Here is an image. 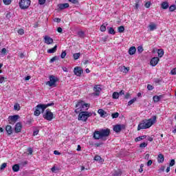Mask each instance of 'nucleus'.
<instances>
[{
  "mask_svg": "<svg viewBox=\"0 0 176 176\" xmlns=\"http://www.w3.org/2000/svg\"><path fill=\"white\" fill-rule=\"evenodd\" d=\"M156 123V116H153L152 118L144 120L138 126V131L152 127Z\"/></svg>",
  "mask_w": 176,
  "mask_h": 176,
  "instance_id": "nucleus-1",
  "label": "nucleus"
},
{
  "mask_svg": "<svg viewBox=\"0 0 176 176\" xmlns=\"http://www.w3.org/2000/svg\"><path fill=\"white\" fill-rule=\"evenodd\" d=\"M109 134H111V130L109 129H100L94 132L93 138L94 140H102V138L109 137Z\"/></svg>",
  "mask_w": 176,
  "mask_h": 176,
  "instance_id": "nucleus-2",
  "label": "nucleus"
},
{
  "mask_svg": "<svg viewBox=\"0 0 176 176\" xmlns=\"http://www.w3.org/2000/svg\"><path fill=\"white\" fill-rule=\"evenodd\" d=\"M52 105H54V103H48L47 104H39L37 106L35 107V111L34 112V116H39L41 113H43L45 112V109L47 108V107H52Z\"/></svg>",
  "mask_w": 176,
  "mask_h": 176,
  "instance_id": "nucleus-3",
  "label": "nucleus"
},
{
  "mask_svg": "<svg viewBox=\"0 0 176 176\" xmlns=\"http://www.w3.org/2000/svg\"><path fill=\"white\" fill-rule=\"evenodd\" d=\"M90 108V106L89 104L85 103L83 101L78 102L76 104V109L74 110V112L76 113H79L80 112H84L85 111H87Z\"/></svg>",
  "mask_w": 176,
  "mask_h": 176,
  "instance_id": "nucleus-4",
  "label": "nucleus"
},
{
  "mask_svg": "<svg viewBox=\"0 0 176 176\" xmlns=\"http://www.w3.org/2000/svg\"><path fill=\"white\" fill-rule=\"evenodd\" d=\"M90 116H93V113L89 111H81L78 114V120H81L82 122H86Z\"/></svg>",
  "mask_w": 176,
  "mask_h": 176,
  "instance_id": "nucleus-5",
  "label": "nucleus"
},
{
  "mask_svg": "<svg viewBox=\"0 0 176 176\" xmlns=\"http://www.w3.org/2000/svg\"><path fill=\"white\" fill-rule=\"evenodd\" d=\"M57 82H58V78L52 75L50 76V80L46 82V85L50 87H56Z\"/></svg>",
  "mask_w": 176,
  "mask_h": 176,
  "instance_id": "nucleus-6",
  "label": "nucleus"
},
{
  "mask_svg": "<svg viewBox=\"0 0 176 176\" xmlns=\"http://www.w3.org/2000/svg\"><path fill=\"white\" fill-rule=\"evenodd\" d=\"M54 114L50 111V109H47L45 113L43 115V118L45 119V120H48L49 122L53 120V117Z\"/></svg>",
  "mask_w": 176,
  "mask_h": 176,
  "instance_id": "nucleus-7",
  "label": "nucleus"
},
{
  "mask_svg": "<svg viewBox=\"0 0 176 176\" xmlns=\"http://www.w3.org/2000/svg\"><path fill=\"white\" fill-rule=\"evenodd\" d=\"M30 5H31V1H21L19 2L21 9H28Z\"/></svg>",
  "mask_w": 176,
  "mask_h": 176,
  "instance_id": "nucleus-8",
  "label": "nucleus"
},
{
  "mask_svg": "<svg viewBox=\"0 0 176 176\" xmlns=\"http://www.w3.org/2000/svg\"><path fill=\"white\" fill-rule=\"evenodd\" d=\"M19 118H20V116H19V115L9 116L8 119H9V122H10V124H14V123H16L17 122V120H19Z\"/></svg>",
  "mask_w": 176,
  "mask_h": 176,
  "instance_id": "nucleus-9",
  "label": "nucleus"
},
{
  "mask_svg": "<svg viewBox=\"0 0 176 176\" xmlns=\"http://www.w3.org/2000/svg\"><path fill=\"white\" fill-rule=\"evenodd\" d=\"M101 90H102V89H101V85H95L94 87V93H93V96H100V94L101 93Z\"/></svg>",
  "mask_w": 176,
  "mask_h": 176,
  "instance_id": "nucleus-10",
  "label": "nucleus"
},
{
  "mask_svg": "<svg viewBox=\"0 0 176 176\" xmlns=\"http://www.w3.org/2000/svg\"><path fill=\"white\" fill-rule=\"evenodd\" d=\"M123 129H124V124H117L113 126V131H115L116 133H120V131H122Z\"/></svg>",
  "mask_w": 176,
  "mask_h": 176,
  "instance_id": "nucleus-11",
  "label": "nucleus"
},
{
  "mask_svg": "<svg viewBox=\"0 0 176 176\" xmlns=\"http://www.w3.org/2000/svg\"><path fill=\"white\" fill-rule=\"evenodd\" d=\"M74 73L75 75H76V76H80V75H82V74H83V69H82L79 67H74Z\"/></svg>",
  "mask_w": 176,
  "mask_h": 176,
  "instance_id": "nucleus-12",
  "label": "nucleus"
},
{
  "mask_svg": "<svg viewBox=\"0 0 176 176\" xmlns=\"http://www.w3.org/2000/svg\"><path fill=\"white\" fill-rule=\"evenodd\" d=\"M160 60V59L157 57H153L151 61H150V64L151 65H152V67H156V65H157V64L159 63V61Z\"/></svg>",
  "mask_w": 176,
  "mask_h": 176,
  "instance_id": "nucleus-13",
  "label": "nucleus"
},
{
  "mask_svg": "<svg viewBox=\"0 0 176 176\" xmlns=\"http://www.w3.org/2000/svg\"><path fill=\"white\" fill-rule=\"evenodd\" d=\"M44 41L47 45H52L53 43V38L49 36H45Z\"/></svg>",
  "mask_w": 176,
  "mask_h": 176,
  "instance_id": "nucleus-14",
  "label": "nucleus"
},
{
  "mask_svg": "<svg viewBox=\"0 0 176 176\" xmlns=\"http://www.w3.org/2000/svg\"><path fill=\"white\" fill-rule=\"evenodd\" d=\"M98 113H99L100 118H107V116H108V113L102 109H98Z\"/></svg>",
  "mask_w": 176,
  "mask_h": 176,
  "instance_id": "nucleus-15",
  "label": "nucleus"
},
{
  "mask_svg": "<svg viewBox=\"0 0 176 176\" xmlns=\"http://www.w3.org/2000/svg\"><path fill=\"white\" fill-rule=\"evenodd\" d=\"M21 129H23V125L21 123H16L15 125V133H20L21 131Z\"/></svg>",
  "mask_w": 176,
  "mask_h": 176,
  "instance_id": "nucleus-16",
  "label": "nucleus"
},
{
  "mask_svg": "<svg viewBox=\"0 0 176 176\" xmlns=\"http://www.w3.org/2000/svg\"><path fill=\"white\" fill-rule=\"evenodd\" d=\"M60 10H63V9H67V8H69V4L67 3H60L58 5Z\"/></svg>",
  "mask_w": 176,
  "mask_h": 176,
  "instance_id": "nucleus-17",
  "label": "nucleus"
},
{
  "mask_svg": "<svg viewBox=\"0 0 176 176\" xmlns=\"http://www.w3.org/2000/svg\"><path fill=\"white\" fill-rule=\"evenodd\" d=\"M148 31H155L156 28H157V25H156L154 23H151L148 26Z\"/></svg>",
  "mask_w": 176,
  "mask_h": 176,
  "instance_id": "nucleus-18",
  "label": "nucleus"
},
{
  "mask_svg": "<svg viewBox=\"0 0 176 176\" xmlns=\"http://www.w3.org/2000/svg\"><path fill=\"white\" fill-rule=\"evenodd\" d=\"M121 72H124V74H127L129 71H130V67H126V66H121L120 67Z\"/></svg>",
  "mask_w": 176,
  "mask_h": 176,
  "instance_id": "nucleus-19",
  "label": "nucleus"
},
{
  "mask_svg": "<svg viewBox=\"0 0 176 176\" xmlns=\"http://www.w3.org/2000/svg\"><path fill=\"white\" fill-rule=\"evenodd\" d=\"M158 163H163L164 162V155L163 154H159L157 156Z\"/></svg>",
  "mask_w": 176,
  "mask_h": 176,
  "instance_id": "nucleus-20",
  "label": "nucleus"
},
{
  "mask_svg": "<svg viewBox=\"0 0 176 176\" xmlns=\"http://www.w3.org/2000/svg\"><path fill=\"white\" fill-rule=\"evenodd\" d=\"M135 52H137V49H135V47H131L129 50V54L131 56H133V54H135Z\"/></svg>",
  "mask_w": 176,
  "mask_h": 176,
  "instance_id": "nucleus-21",
  "label": "nucleus"
},
{
  "mask_svg": "<svg viewBox=\"0 0 176 176\" xmlns=\"http://www.w3.org/2000/svg\"><path fill=\"white\" fill-rule=\"evenodd\" d=\"M6 131H7L8 135H10L13 133V130L12 129V126L10 125H7L6 126Z\"/></svg>",
  "mask_w": 176,
  "mask_h": 176,
  "instance_id": "nucleus-22",
  "label": "nucleus"
},
{
  "mask_svg": "<svg viewBox=\"0 0 176 176\" xmlns=\"http://www.w3.org/2000/svg\"><path fill=\"white\" fill-rule=\"evenodd\" d=\"M168 3L167 1H163L161 3V8L162 9L166 10V9H168Z\"/></svg>",
  "mask_w": 176,
  "mask_h": 176,
  "instance_id": "nucleus-23",
  "label": "nucleus"
},
{
  "mask_svg": "<svg viewBox=\"0 0 176 176\" xmlns=\"http://www.w3.org/2000/svg\"><path fill=\"white\" fill-rule=\"evenodd\" d=\"M57 52V45H55L53 48L47 50V53L52 54L53 53H56Z\"/></svg>",
  "mask_w": 176,
  "mask_h": 176,
  "instance_id": "nucleus-24",
  "label": "nucleus"
},
{
  "mask_svg": "<svg viewBox=\"0 0 176 176\" xmlns=\"http://www.w3.org/2000/svg\"><path fill=\"white\" fill-rule=\"evenodd\" d=\"M12 170L14 171V173H19V171L20 170V166L19 164H14L12 166Z\"/></svg>",
  "mask_w": 176,
  "mask_h": 176,
  "instance_id": "nucleus-25",
  "label": "nucleus"
},
{
  "mask_svg": "<svg viewBox=\"0 0 176 176\" xmlns=\"http://www.w3.org/2000/svg\"><path fill=\"white\" fill-rule=\"evenodd\" d=\"M153 101L154 102H159V101H160V100H162V96H154L153 98Z\"/></svg>",
  "mask_w": 176,
  "mask_h": 176,
  "instance_id": "nucleus-26",
  "label": "nucleus"
},
{
  "mask_svg": "<svg viewBox=\"0 0 176 176\" xmlns=\"http://www.w3.org/2000/svg\"><path fill=\"white\" fill-rule=\"evenodd\" d=\"M146 138V135H142L136 138L135 139V142H138L139 141H142V140H145Z\"/></svg>",
  "mask_w": 176,
  "mask_h": 176,
  "instance_id": "nucleus-27",
  "label": "nucleus"
},
{
  "mask_svg": "<svg viewBox=\"0 0 176 176\" xmlns=\"http://www.w3.org/2000/svg\"><path fill=\"white\" fill-rule=\"evenodd\" d=\"M107 30H109V34L111 35H115L116 34L113 28H107Z\"/></svg>",
  "mask_w": 176,
  "mask_h": 176,
  "instance_id": "nucleus-28",
  "label": "nucleus"
},
{
  "mask_svg": "<svg viewBox=\"0 0 176 176\" xmlns=\"http://www.w3.org/2000/svg\"><path fill=\"white\" fill-rule=\"evenodd\" d=\"M157 54H158V57H163V56H164V51H163V50H157Z\"/></svg>",
  "mask_w": 176,
  "mask_h": 176,
  "instance_id": "nucleus-29",
  "label": "nucleus"
},
{
  "mask_svg": "<svg viewBox=\"0 0 176 176\" xmlns=\"http://www.w3.org/2000/svg\"><path fill=\"white\" fill-rule=\"evenodd\" d=\"M112 98H113V100H118V98H119V93L113 92L112 94Z\"/></svg>",
  "mask_w": 176,
  "mask_h": 176,
  "instance_id": "nucleus-30",
  "label": "nucleus"
},
{
  "mask_svg": "<svg viewBox=\"0 0 176 176\" xmlns=\"http://www.w3.org/2000/svg\"><path fill=\"white\" fill-rule=\"evenodd\" d=\"M137 101V98H133V99H131V100H129L128 102V105H133V104H134V102H135Z\"/></svg>",
  "mask_w": 176,
  "mask_h": 176,
  "instance_id": "nucleus-31",
  "label": "nucleus"
},
{
  "mask_svg": "<svg viewBox=\"0 0 176 176\" xmlns=\"http://www.w3.org/2000/svg\"><path fill=\"white\" fill-rule=\"evenodd\" d=\"M100 31L102 32H105V31H107V24H103L100 26Z\"/></svg>",
  "mask_w": 176,
  "mask_h": 176,
  "instance_id": "nucleus-32",
  "label": "nucleus"
},
{
  "mask_svg": "<svg viewBox=\"0 0 176 176\" xmlns=\"http://www.w3.org/2000/svg\"><path fill=\"white\" fill-rule=\"evenodd\" d=\"M6 54V48H3L1 51H0V56L3 57Z\"/></svg>",
  "mask_w": 176,
  "mask_h": 176,
  "instance_id": "nucleus-33",
  "label": "nucleus"
},
{
  "mask_svg": "<svg viewBox=\"0 0 176 176\" xmlns=\"http://www.w3.org/2000/svg\"><path fill=\"white\" fill-rule=\"evenodd\" d=\"M14 111H20V104L19 103H16L14 105Z\"/></svg>",
  "mask_w": 176,
  "mask_h": 176,
  "instance_id": "nucleus-34",
  "label": "nucleus"
},
{
  "mask_svg": "<svg viewBox=\"0 0 176 176\" xmlns=\"http://www.w3.org/2000/svg\"><path fill=\"white\" fill-rule=\"evenodd\" d=\"M176 9V6L175 5H171L170 7H169V12H174V10H175Z\"/></svg>",
  "mask_w": 176,
  "mask_h": 176,
  "instance_id": "nucleus-35",
  "label": "nucleus"
},
{
  "mask_svg": "<svg viewBox=\"0 0 176 176\" xmlns=\"http://www.w3.org/2000/svg\"><path fill=\"white\" fill-rule=\"evenodd\" d=\"M78 35L80 38H85V32L83 31L78 32Z\"/></svg>",
  "mask_w": 176,
  "mask_h": 176,
  "instance_id": "nucleus-36",
  "label": "nucleus"
},
{
  "mask_svg": "<svg viewBox=\"0 0 176 176\" xmlns=\"http://www.w3.org/2000/svg\"><path fill=\"white\" fill-rule=\"evenodd\" d=\"M74 60H78L80 57V53H76L73 55Z\"/></svg>",
  "mask_w": 176,
  "mask_h": 176,
  "instance_id": "nucleus-37",
  "label": "nucleus"
},
{
  "mask_svg": "<svg viewBox=\"0 0 176 176\" xmlns=\"http://www.w3.org/2000/svg\"><path fill=\"white\" fill-rule=\"evenodd\" d=\"M138 53H142L144 52V47L142 45H140L138 47Z\"/></svg>",
  "mask_w": 176,
  "mask_h": 176,
  "instance_id": "nucleus-38",
  "label": "nucleus"
},
{
  "mask_svg": "<svg viewBox=\"0 0 176 176\" xmlns=\"http://www.w3.org/2000/svg\"><path fill=\"white\" fill-rule=\"evenodd\" d=\"M94 160H96V162H101L102 159H101V157L100 155H96L94 157Z\"/></svg>",
  "mask_w": 176,
  "mask_h": 176,
  "instance_id": "nucleus-39",
  "label": "nucleus"
},
{
  "mask_svg": "<svg viewBox=\"0 0 176 176\" xmlns=\"http://www.w3.org/2000/svg\"><path fill=\"white\" fill-rule=\"evenodd\" d=\"M56 60H58V56H55L52 58H51L50 63H54V61H56Z\"/></svg>",
  "mask_w": 176,
  "mask_h": 176,
  "instance_id": "nucleus-40",
  "label": "nucleus"
},
{
  "mask_svg": "<svg viewBox=\"0 0 176 176\" xmlns=\"http://www.w3.org/2000/svg\"><path fill=\"white\" fill-rule=\"evenodd\" d=\"M111 117L113 119H116V118H119V113H112Z\"/></svg>",
  "mask_w": 176,
  "mask_h": 176,
  "instance_id": "nucleus-41",
  "label": "nucleus"
},
{
  "mask_svg": "<svg viewBox=\"0 0 176 176\" xmlns=\"http://www.w3.org/2000/svg\"><path fill=\"white\" fill-rule=\"evenodd\" d=\"M118 32H124V26H120L118 27Z\"/></svg>",
  "mask_w": 176,
  "mask_h": 176,
  "instance_id": "nucleus-42",
  "label": "nucleus"
},
{
  "mask_svg": "<svg viewBox=\"0 0 176 176\" xmlns=\"http://www.w3.org/2000/svg\"><path fill=\"white\" fill-rule=\"evenodd\" d=\"M141 4H140V2L138 1L135 3V6H133L134 9H139Z\"/></svg>",
  "mask_w": 176,
  "mask_h": 176,
  "instance_id": "nucleus-43",
  "label": "nucleus"
},
{
  "mask_svg": "<svg viewBox=\"0 0 176 176\" xmlns=\"http://www.w3.org/2000/svg\"><path fill=\"white\" fill-rule=\"evenodd\" d=\"M146 146H148V143L146 142H143L140 144V148H146Z\"/></svg>",
  "mask_w": 176,
  "mask_h": 176,
  "instance_id": "nucleus-44",
  "label": "nucleus"
},
{
  "mask_svg": "<svg viewBox=\"0 0 176 176\" xmlns=\"http://www.w3.org/2000/svg\"><path fill=\"white\" fill-rule=\"evenodd\" d=\"M175 164V160H171L169 164L170 167H173Z\"/></svg>",
  "mask_w": 176,
  "mask_h": 176,
  "instance_id": "nucleus-45",
  "label": "nucleus"
},
{
  "mask_svg": "<svg viewBox=\"0 0 176 176\" xmlns=\"http://www.w3.org/2000/svg\"><path fill=\"white\" fill-rule=\"evenodd\" d=\"M65 56H67V52H65V51H63L61 53L60 57H61V58H65Z\"/></svg>",
  "mask_w": 176,
  "mask_h": 176,
  "instance_id": "nucleus-46",
  "label": "nucleus"
},
{
  "mask_svg": "<svg viewBox=\"0 0 176 176\" xmlns=\"http://www.w3.org/2000/svg\"><path fill=\"white\" fill-rule=\"evenodd\" d=\"M144 171V164H140V168H139V173H142Z\"/></svg>",
  "mask_w": 176,
  "mask_h": 176,
  "instance_id": "nucleus-47",
  "label": "nucleus"
},
{
  "mask_svg": "<svg viewBox=\"0 0 176 176\" xmlns=\"http://www.w3.org/2000/svg\"><path fill=\"white\" fill-rule=\"evenodd\" d=\"M18 34H19V35H24V30L23 29H19L18 30Z\"/></svg>",
  "mask_w": 176,
  "mask_h": 176,
  "instance_id": "nucleus-48",
  "label": "nucleus"
},
{
  "mask_svg": "<svg viewBox=\"0 0 176 176\" xmlns=\"http://www.w3.org/2000/svg\"><path fill=\"white\" fill-rule=\"evenodd\" d=\"M6 166H7L6 163L2 164L0 167L1 170H4L5 168H6Z\"/></svg>",
  "mask_w": 176,
  "mask_h": 176,
  "instance_id": "nucleus-49",
  "label": "nucleus"
},
{
  "mask_svg": "<svg viewBox=\"0 0 176 176\" xmlns=\"http://www.w3.org/2000/svg\"><path fill=\"white\" fill-rule=\"evenodd\" d=\"M151 1H148L145 3V8H151Z\"/></svg>",
  "mask_w": 176,
  "mask_h": 176,
  "instance_id": "nucleus-50",
  "label": "nucleus"
},
{
  "mask_svg": "<svg viewBox=\"0 0 176 176\" xmlns=\"http://www.w3.org/2000/svg\"><path fill=\"white\" fill-rule=\"evenodd\" d=\"M170 74L172 75H176V67L175 68H173L171 72H170Z\"/></svg>",
  "mask_w": 176,
  "mask_h": 176,
  "instance_id": "nucleus-51",
  "label": "nucleus"
},
{
  "mask_svg": "<svg viewBox=\"0 0 176 176\" xmlns=\"http://www.w3.org/2000/svg\"><path fill=\"white\" fill-rule=\"evenodd\" d=\"M4 5H10L12 3V1H3Z\"/></svg>",
  "mask_w": 176,
  "mask_h": 176,
  "instance_id": "nucleus-52",
  "label": "nucleus"
},
{
  "mask_svg": "<svg viewBox=\"0 0 176 176\" xmlns=\"http://www.w3.org/2000/svg\"><path fill=\"white\" fill-rule=\"evenodd\" d=\"M38 134H39V130L36 129V130L34 131V132H33L34 136L38 135Z\"/></svg>",
  "mask_w": 176,
  "mask_h": 176,
  "instance_id": "nucleus-53",
  "label": "nucleus"
},
{
  "mask_svg": "<svg viewBox=\"0 0 176 176\" xmlns=\"http://www.w3.org/2000/svg\"><path fill=\"white\" fill-rule=\"evenodd\" d=\"M5 81V77L0 76V83H3Z\"/></svg>",
  "mask_w": 176,
  "mask_h": 176,
  "instance_id": "nucleus-54",
  "label": "nucleus"
},
{
  "mask_svg": "<svg viewBox=\"0 0 176 176\" xmlns=\"http://www.w3.org/2000/svg\"><path fill=\"white\" fill-rule=\"evenodd\" d=\"M28 152L29 153L28 155H32V152H33L32 148H29L28 149Z\"/></svg>",
  "mask_w": 176,
  "mask_h": 176,
  "instance_id": "nucleus-55",
  "label": "nucleus"
},
{
  "mask_svg": "<svg viewBox=\"0 0 176 176\" xmlns=\"http://www.w3.org/2000/svg\"><path fill=\"white\" fill-rule=\"evenodd\" d=\"M147 89H148V90H152L153 89V86H152L151 85H148Z\"/></svg>",
  "mask_w": 176,
  "mask_h": 176,
  "instance_id": "nucleus-56",
  "label": "nucleus"
},
{
  "mask_svg": "<svg viewBox=\"0 0 176 176\" xmlns=\"http://www.w3.org/2000/svg\"><path fill=\"white\" fill-rule=\"evenodd\" d=\"M54 21H55V23H60V21H61V19H60L58 18H55L54 19Z\"/></svg>",
  "mask_w": 176,
  "mask_h": 176,
  "instance_id": "nucleus-57",
  "label": "nucleus"
},
{
  "mask_svg": "<svg viewBox=\"0 0 176 176\" xmlns=\"http://www.w3.org/2000/svg\"><path fill=\"white\" fill-rule=\"evenodd\" d=\"M76 151H78V152H80V151H82V147L80 145H78Z\"/></svg>",
  "mask_w": 176,
  "mask_h": 176,
  "instance_id": "nucleus-58",
  "label": "nucleus"
},
{
  "mask_svg": "<svg viewBox=\"0 0 176 176\" xmlns=\"http://www.w3.org/2000/svg\"><path fill=\"white\" fill-rule=\"evenodd\" d=\"M147 166L148 167H149L150 166H152V160H148L147 162Z\"/></svg>",
  "mask_w": 176,
  "mask_h": 176,
  "instance_id": "nucleus-59",
  "label": "nucleus"
},
{
  "mask_svg": "<svg viewBox=\"0 0 176 176\" xmlns=\"http://www.w3.org/2000/svg\"><path fill=\"white\" fill-rule=\"evenodd\" d=\"M39 5H45L46 3L45 1H38Z\"/></svg>",
  "mask_w": 176,
  "mask_h": 176,
  "instance_id": "nucleus-60",
  "label": "nucleus"
},
{
  "mask_svg": "<svg viewBox=\"0 0 176 176\" xmlns=\"http://www.w3.org/2000/svg\"><path fill=\"white\" fill-rule=\"evenodd\" d=\"M62 69L64 72H68V69H67L65 67H62Z\"/></svg>",
  "mask_w": 176,
  "mask_h": 176,
  "instance_id": "nucleus-61",
  "label": "nucleus"
},
{
  "mask_svg": "<svg viewBox=\"0 0 176 176\" xmlns=\"http://www.w3.org/2000/svg\"><path fill=\"white\" fill-rule=\"evenodd\" d=\"M57 31H58V32L61 33V32H63V28H58Z\"/></svg>",
  "mask_w": 176,
  "mask_h": 176,
  "instance_id": "nucleus-62",
  "label": "nucleus"
},
{
  "mask_svg": "<svg viewBox=\"0 0 176 176\" xmlns=\"http://www.w3.org/2000/svg\"><path fill=\"white\" fill-rule=\"evenodd\" d=\"M6 19H10V13H7L6 15Z\"/></svg>",
  "mask_w": 176,
  "mask_h": 176,
  "instance_id": "nucleus-63",
  "label": "nucleus"
},
{
  "mask_svg": "<svg viewBox=\"0 0 176 176\" xmlns=\"http://www.w3.org/2000/svg\"><path fill=\"white\" fill-rule=\"evenodd\" d=\"M165 167L164 166H162L160 168V171H164L165 170Z\"/></svg>",
  "mask_w": 176,
  "mask_h": 176,
  "instance_id": "nucleus-64",
  "label": "nucleus"
}]
</instances>
